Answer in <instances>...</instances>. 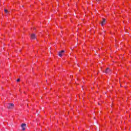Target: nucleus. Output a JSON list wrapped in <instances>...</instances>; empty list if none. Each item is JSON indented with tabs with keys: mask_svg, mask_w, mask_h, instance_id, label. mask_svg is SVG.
<instances>
[{
	"mask_svg": "<svg viewBox=\"0 0 131 131\" xmlns=\"http://www.w3.org/2000/svg\"><path fill=\"white\" fill-rule=\"evenodd\" d=\"M14 107H15V105L13 103H8L7 108L8 109H9V110H12V109H14Z\"/></svg>",
	"mask_w": 131,
	"mask_h": 131,
	"instance_id": "obj_1",
	"label": "nucleus"
},
{
	"mask_svg": "<svg viewBox=\"0 0 131 131\" xmlns=\"http://www.w3.org/2000/svg\"><path fill=\"white\" fill-rule=\"evenodd\" d=\"M65 53V51L64 50H62L61 51H59L58 52V56L59 57H60L61 58V57H62L63 54Z\"/></svg>",
	"mask_w": 131,
	"mask_h": 131,
	"instance_id": "obj_2",
	"label": "nucleus"
},
{
	"mask_svg": "<svg viewBox=\"0 0 131 131\" xmlns=\"http://www.w3.org/2000/svg\"><path fill=\"white\" fill-rule=\"evenodd\" d=\"M105 72V73H108V74H111V70H110V69L109 68H107L106 69V71Z\"/></svg>",
	"mask_w": 131,
	"mask_h": 131,
	"instance_id": "obj_3",
	"label": "nucleus"
},
{
	"mask_svg": "<svg viewBox=\"0 0 131 131\" xmlns=\"http://www.w3.org/2000/svg\"><path fill=\"white\" fill-rule=\"evenodd\" d=\"M36 38V36L35 34H31V39H35Z\"/></svg>",
	"mask_w": 131,
	"mask_h": 131,
	"instance_id": "obj_4",
	"label": "nucleus"
},
{
	"mask_svg": "<svg viewBox=\"0 0 131 131\" xmlns=\"http://www.w3.org/2000/svg\"><path fill=\"white\" fill-rule=\"evenodd\" d=\"M102 21L101 22V26H104L105 24H106V19L103 18L102 19Z\"/></svg>",
	"mask_w": 131,
	"mask_h": 131,
	"instance_id": "obj_5",
	"label": "nucleus"
},
{
	"mask_svg": "<svg viewBox=\"0 0 131 131\" xmlns=\"http://www.w3.org/2000/svg\"><path fill=\"white\" fill-rule=\"evenodd\" d=\"M21 127H22V130H25V127H26V124L25 123H23L21 125Z\"/></svg>",
	"mask_w": 131,
	"mask_h": 131,
	"instance_id": "obj_6",
	"label": "nucleus"
},
{
	"mask_svg": "<svg viewBox=\"0 0 131 131\" xmlns=\"http://www.w3.org/2000/svg\"><path fill=\"white\" fill-rule=\"evenodd\" d=\"M4 12L5 13H6V14H9L10 13V12H9V11L8 10H7L6 9H4Z\"/></svg>",
	"mask_w": 131,
	"mask_h": 131,
	"instance_id": "obj_7",
	"label": "nucleus"
},
{
	"mask_svg": "<svg viewBox=\"0 0 131 131\" xmlns=\"http://www.w3.org/2000/svg\"><path fill=\"white\" fill-rule=\"evenodd\" d=\"M17 81L18 82V81H20V79H18L17 80Z\"/></svg>",
	"mask_w": 131,
	"mask_h": 131,
	"instance_id": "obj_8",
	"label": "nucleus"
},
{
	"mask_svg": "<svg viewBox=\"0 0 131 131\" xmlns=\"http://www.w3.org/2000/svg\"><path fill=\"white\" fill-rule=\"evenodd\" d=\"M101 0H96L97 2H100Z\"/></svg>",
	"mask_w": 131,
	"mask_h": 131,
	"instance_id": "obj_9",
	"label": "nucleus"
},
{
	"mask_svg": "<svg viewBox=\"0 0 131 131\" xmlns=\"http://www.w3.org/2000/svg\"><path fill=\"white\" fill-rule=\"evenodd\" d=\"M94 119H96V117H94Z\"/></svg>",
	"mask_w": 131,
	"mask_h": 131,
	"instance_id": "obj_10",
	"label": "nucleus"
},
{
	"mask_svg": "<svg viewBox=\"0 0 131 131\" xmlns=\"http://www.w3.org/2000/svg\"><path fill=\"white\" fill-rule=\"evenodd\" d=\"M70 78H72V77L71 76H70Z\"/></svg>",
	"mask_w": 131,
	"mask_h": 131,
	"instance_id": "obj_11",
	"label": "nucleus"
},
{
	"mask_svg": "<svg viewBox=\"0 0 131 131\" xmlns=\"http://www.w3.org/2000/svg\"><path fill=\"white\" fill-rule=\"evenodd\" d=\"M23 8L24 7V6H22Z\"/></svg>",
	"mask_w": 131,
	"mask_h": 131,
	"instance_id": "obj_12",
	"label": "nucleus"
},
{
	"mask_svg": "<svg viewBox=\"0 0 131 131\" xmlns=\"http://www.w3.org/2000/svg\"><path fill=\"white\" fill-rule=\"evenodd\" d=\"M71 50H72V48H71Z\"/></svg>",
	"mask_w": 131,
	"mask_h": 131,
	"instance_id": "obj_13",
	"label": "nucleus"
},
{
	"mask_svg": "<svg viewBox=\"0 0 131 131\" xmlns=\"http://www.w3.org/2000/svg\"><path fill=\"white\" fill-rule=\"evenodd\" d=\"M106 94H107L106 93H105V94L106 95Z\"/></svg>",
	"mask_w": 131,
	"mask_h": 131,
	"instance_id": "obj_14",
	"label": "nucleus"
},
{
	"mask_svg": "<svg viewBox=\"0 0 131 131\" xmlns=\"http://www.w3.org/2000/svg\"><path fill=\"white\" fill-rule=\"evenodd\" d=\"M99 105H100V103H99Z\"/></svg>",
	"mask_w": 131,
	"mask_h": 131,
	"instance_id": "obj_15",
	"label": "nucleus"
},
{
	"mask_svg": "<svg viewBox=\"0 0 131 131\" xmlns=\"http://www.w3.org/2000/svg\"><path fill=\"white\" fill-rule=\"evenodd\" d=\"M99 131H100V130H99Z\"/></svg>",
	"mask_w": 131,
	"mask_h": 131,
	"instance_id": "obj_16",
	"label": "nucleus"
}]
</instances>
